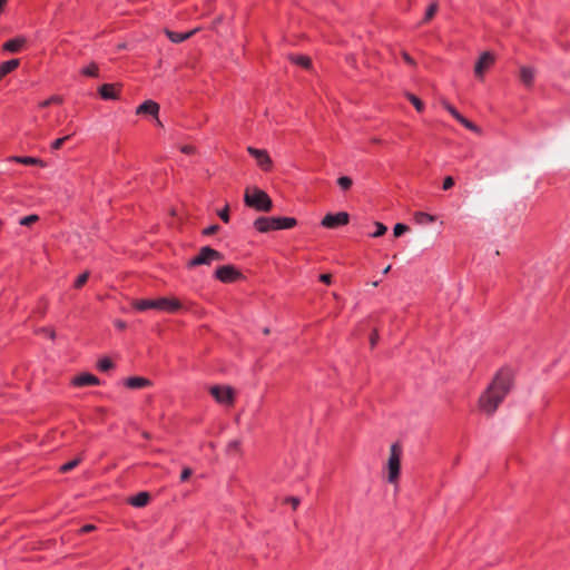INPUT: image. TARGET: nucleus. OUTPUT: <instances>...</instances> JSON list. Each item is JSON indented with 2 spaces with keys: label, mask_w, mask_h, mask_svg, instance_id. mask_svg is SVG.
Wrapping results in <instances>:
<instances>
[{
  "label": "nucleus",
  "mask_w": 570,
  "mask_h": 570,
  "mask_svg": "<svg viewBox=\"0 0 570 570\" xmlns=\"http://www.w3.org/2000/svg\"><path fill=\"white\" fill-rule=\"evenodd\" d=\"M513 386V372L503 367L498 371L488 389L479 399V406L482 412L493 414Z\"/></svg>",
  "instance_id": "1"
},
{
  "label": "nucleus",
  "mask_w": 570,
  "mask_h": 570,
  "mask_svg": "<svg viewBox=\"0 0 570 570\" xmlns=\"http://www.w3.org/2000/svg\"><path fill=\"white\" fill-rule=\"evenodd\" d=\"M297 225L294 217H266L262 216L254 220V227L259 233H268L272 230L291 229Z\"/></svg>",
  "instance_id": "2"
},
{
  "label": "nucleus",
  "mask_w": 570,
  "mask_h": 570,
  "mask_svg": "<svg viewBox=\"0 0 570 570\" xmlns=\"http://www.w3.org/2000/svg\"><path fill=\"white\" fill-rule=\"evenodd\" d=\"M181 307L177 298L160 297L157 299H138L134 303V308L139 312L148 309H158L168 313H174Z\"/></svg>",
  "instance_id": "3"
},
{
  "label": "nucleus",
  "mask_w": 570,
  "mask_h": 570,
  "mask_svg": "<svg viewBox=\"0 0 570 570\" xmlns=\"http://www.w3.org/2000/svg\"><path fill=\"white\" fill-rule=\"evenodd\" d=\"M244 203L248 207L265 213L271 212L273 207V202L267 193L258 188H254L253 190L246 189Z\"/></svg>",
  "instance_id": "4"
},
{
  "label": "nucleus",
  "mask_w": 570,
  "mask_h": 570,
  "mask_svg": "<svg viewBox=\"0 0 570 570\" xmlns=\"http://www.w3.org/2000/svg\"><path fill=\"white\" fill-rule=\"evenodd\" d=\"M223 259L224 255L220 252L209 246H203L198 254L187 262V268H194L199 265H210L215 261Z\"/></svg>",
  "instance_id": "5"
},
{
  "label": "nucleus",
  "mask_w": 570,
  "mask_h": 570,
  "mask_svg": "<svg viewBox=\"0 0 570 570\" xmlns=\"http://www.w3.org/2000/svg\"><path fill=\"white\" fill-rule=\"evenodd\" d=\"M402 446L400 443H393L391 445L390 458L387 462L389 476L387 480L390 483H396L400 476L401 470V458H402Z\"/></svg>",
  "instance_id": "6"
},
{
  "label": "nucleus",
  "mask_w": 570,
  "mask_h": 570,
  "mask_svg": "<svg viewBox=\"0 0 570 570\" xmlns=\"http://www.w3.org/2000/svg\"><path fill=\"white\" fill-rule=\"evenodd\" d=\"M214 276L222 283L230 284L239 281L243 274L234 265H223L216 268Z\"/></svg>",
  "instance_id": "7"
},
{
  "label": "nucleus",
  "mask_w": 570,
  "mask_h": 570,
  "mask_svg": "<svg viewBox=\"0 0 570 570\" xmlns=\"http://www.w3.org/2000/svg\"><path fill=\"white\" fill-rule=\"evenodd\" d=\"M209 392L219 404L232 405L234 403V390L230 386L214 385Z\"/></svg>",
  "instance_id": "8"
},
{
  "label": "nucleus",
  "mask_w": 570,
  "mask_h": 570,
  "mask_svg": "<svg viewBox=\"0 0 570 570\" xmlns=\"http://www.w3.org/2000/svg\"><path fill=\"white\" fill-rule=\"evenodd\" d=\"M348 222L350 215L346 212H338L335 214H326L323 217L321 225L324 228L334 229L347 225Z\"/></svg>",
  "instance_id": "9"
},
{
  "label": "nucleus",
  "mask_w": 570,
  "mask_h": 570,
  "mask_svg": "<svg viewBox=\"0 0 570 570\" xmlns=\"http://www.w3.org/2000/svg\"><path fill=\"white\" fill-rule=\"evenodd\" d=\"M247 151L250 156L256 159L257 165L264 171H269L273 167V161L265 149H257L254 147H248Z\"/></svg>",
  "instance_id": "10"
},
{
  "label": "nucleus",
  "mask_w": 570,
  "mask_h": 570,
  "mask_svg": "<svg viewBox=\"0 0 570 570\" xmlns=\"http://www.w3.org/2000/svg\"><path fill=\"white\" fill-rule=\"evenodd\" d=\"M494 63V57L492 53L485 51L481 53L479 57L475 67H474V73L478 78L482 79L484 71L490 68Z\"/></svg>",
  "instance_id": "11"
},
{
  "label": "nucleus",
  "mask_w": 570,
  "mask_h": 570,
  "mask_svg": "<svg viewBox=\"0 0 570 570\" xmlns=\"http://www.w3.org/2000/svg\"><path fill=\"white\" fill-rule=\"evenodd\" d=\"M99 384H100V380L91 373H81L79 375H76L71 380V385L75 387H83V386L99 385Z\"/></svg>",
  "instance_id": "12"
},
{
  "label": "nucleus",
  "mask_w": 570,
  "mask_h": 570,
  "mask_svg": "<svg viewBox=\"0 0 570 570\" xmlns=\"http://www.w3.org/2000/svg\"><path fill=\"white\" fill-rule=\"evenodd\" d=\"M159 112V105L154 100H146L142 104H140L137 109V115H151L157 116Z\"/></svg>",
  "instance_id": "13"
},
{
  "label": "nucleus",
  "mask_w": 570,
  "mask_h": 570,
  "mask_svg": "<svg viewBox=\"0 0 570 570\" xmlns=\"http://www.w3.org/2000/svg\"><path fill=\"white\" fill-rule=\"evenodd\" d=\"M124 385L127 389L138 390V389H144V387L150 386L151 382L146 377L130 376L124 381Z\"/></svg>",
  "instance_id": "14"
},
{
  "label": "nucleus",
  "mask_w": 570,
  "mask_h": 570,
  "mask_svg": "<svg viewBox=\"0 0 570 570\" xmlns=\"http://www.w3.org/2000/svg\"><path fill=\"white\" fill-rule=\"evenodd\" d=\"M98 92L104 100H115L118 98V90L114 83H104L99 87Z\"/></svg>",
  "instance_id": "15"
},
{
  "label": "nucleus",
  "mask_w": 570,
  "mask_h": 570,
  "mask_svg": "<svg viewBox=\"0 0 570 570\" xmlns=\"http://www.w3.org/2000/svg\"><path fill=\"white\" fill-rule=\"evenodd\" d=\"M150 494L148 492H139L136 495L131 497L128 502L130 505L135 508H144L149 503Z\"/></svg>",
  "instance_id": "16"
},
{
  "label": "nucleus",
  "mask_w": 570,
  "mask_h": 570,
  "mask_svg": "<svg viewBox=\"0 0 570 570\" xmlns=\"http://www.w3.org/2000/svg\"><path fill=\"white\" fill-rule=\"evenodd\" d=\"M26 43V39L24 38H12V39H9L8 41H6L3 43V49L6 51H9V52H12V53H17L21 50V48L23 47V45Z\"/></svg>",
  "instance_id": "17"
},
{
  "label": "nucleus",
  "mask_w": 570,
  "mask_h": 570,
  "mask_svg": "<svg viewBox=\"0 0 570 570\" xmlns=\"http://www.w3.org/2000/svg\"><path fill=\"white\" fill-rule=\"evenodd\" d=\"M20 65L19 59H10L0 63V80L8 73L16 70Z\"/></svg>",
  "instance_id": "18"
},
{
  "label": "nucleus",
  "mask_w": 570,
  "mask_h": 570,
  "mask_svg": "<svg viewBox=\"0 0 570 570\" xmlns=\"http://www.w3.org/2000/svg\"><path fill=\"white\" fill-rule=\"evenodd\" d=\"M520 79L527 87H531L534 80V69L531 67H522L520 69Z\"/></svg>",
  "instance_id": "19"
},
{
  "label": "nucleus",
  "mask_w": 570,
  "mask_h": 570,
  "mask_svg": "<svg viewBox=\"0 0 570 570\" xmlns=\"http://www.w3.org/2000/svg\"><path fill=\"white\" fill-rule=\"evenodd\" d=\"M194 33V31H189V32H176V31H170V30H166V36L168 37V39L174 42V43H180V42H184L185 40H187L191 35Z\"/></svg>",
  "instance_id": "20"
},
{
  "label": "nucleus",
  "mask_w": 570,
  "mask_h": 570,
  "mask_svg": "<svg viewBox=\"0 0 570 570\" xmlns=\"http://www.w3.org/2000/svg\"><path fill=\"white\" fill-rule=\"evenodd\" d=\"M414 220L416 224L428 225V224L434 223L436 220V218H435V216H433L429 213L417 212L414 215Z\"/></svg>",
  "instance_id": "21"
},
{
  "label": "nucleus",
  "mask_w": 570,
  "mask_h": 570,
  "mask_svg": "<svg viewBox=\"0 0 570 570\" xmlns=\"http://www.w3.org/2000/svg\"><path fill=\"white\" fill-rule=\"evenodd\" d=\"M80 73L86 77L97 78L99 76V67L96 62H90L81 68Z\"/></svg>",
  "instance_id": "22"
},
{
  "label": "nucleus",
  "mask_w": 570,
  "mask_h": 570,
  "mask_svg": "<svg viewBox=\"0 0 570 570\" xmlns=\"http://www.w3.org/2000/svg\"><path fill=\"white\" fill-rule=\"evenodd\" d=\"M291 59L295 65L301 66L306 69L309 68V66L312 63L309 57L303 56V55L293 56Z\"/></svg>",
  "instance_id": "23"
},
{
  "label": "nucleus",
  "mask_w": 570,
  "mask_h": 570,
  "mask_svg": "<svg viewBox=\"0 0 570 570\" xmlns=\"http://www.w3.org/2000/svg\"><path fill=\"white\" fill-rule=\"evenodd\" d=\"M406 98L414 106L416 111L422 112L424 110V104L417 96H415L414 94L407 92Z\"/></svg>",
  "instance_id": "24"
},
{
  "label": "nucleus",
  "mask_w": 570,
  "mask_h": 570,
  "mask_svg": "<svg viewBox=\"0 0 570 570\" xmlns=\"http://www.w3.org/2000/svg\"><path fill=\"white\" fill-rule=\"evenodd\" d=\"M14 160L22 165H37L41 163L40 159L30 156H17Z\"/></svg>",
  "instance_id": "25"
},
{
  "label": "nucleus",
  "mask_w": 570,
  "mask_h": 570,
  "mask_svg": "<svg viewBox=\"0 0 570 570\" xmlns=\"http://www.w3.org/2000/svg\"><path fill=\"white\" fill-rule=\"evenodd\" d=\"M80 462H81L80 458L73 459V460H71L69 462L63 463L60 466L59 471L62 472V473H67V472H69L71 470H73Z\"/></svg>",
  "instance_id": "26"
},
{
  "label": "nucleus",
  "mask_w": 570,
  "mask_h": 570,
  "mask_svg": "<svg viewBox=\"0 0 570 570\" xmlns=\"http://www.w3.org/2000/svg\"><path fill=\"white\" fill-rule=\"evenodd\" d=\"M71 136H72V135H66V136H63V137H60V138L55 139V140L51 142V145H50L51 150H52V151L59 150V149L62 147V145H63L67 140H69V139L71 138Z\"/></svg>",
  "instance_id": "27"
},
{
  "label": "nucleus",
  "mask_w": 570,
  "mask_h": 570,
  "mask_svg": "<svg viewBox=\"0 0 570 570\" xmlns=\"http://www.w3.org/2000/svg\"><path fill=\"white\" fill-rule=\"evenodd\" d=\"M436 11H438V3L436 2H432L431 4H429V7L426 8V11H425L423 21L424 22L430 21L434 17Z\"/></svg>",
  "instance_id": "28"
},
{
  "label": "nucleus",
  "mask_w": 570,
  "mask_h": 570,
  "mask_svg": "<svg viewBox=\"0 0 570 570\" xmlns=\"http://www.w3.org/2000/svg\"><path fill=\"white\" fill-rule=\"evenodd\" d=\"M337 185L340 186V188L342 190L345 191V190H348L352 187L353 180L350 177H347V176H342V177H340L337 179Z\"/></svg>",
  "instance_id": "29"
},
{
  "label": "nucleus",
  "mask_w": 570,
  "mask_h": 570,
  "mask_svg": "<svg viewBox=\"0 0 570 570\" xmlns=\"http://www.w3.org/2000/svg\"><path fill=\"white\" fill-rule=\"evenodd\" d=\"M459 122L471 131H474V132L480 131L479 127L475 124H473L471 120L465 118L464 116L460 117Z\"/></svg>",
  "instance_id": "30"
},
{
  "label": "nucleus",
  "mask_w": 570,
  "mask_h": 570,
  "mask_svg": "<svg viewBox=\"0 0 570 570\" xmlns=\"http://www.w3.org/2000/svg\"><path fill=\"white\" fill-rule=\"evenodd\" d=\"M374 227H375V230L371 234L372 237H381L387 230L386 226L380 222H376L374 224Z\"/></svg>",
  "instance_id": "31"
},
{
  "label": "nucleus",
  "mask_w": 570,
  "mask_h": 570,
  "mask_svg": "<svg viewBox=\"0 0 570 570\" xmlns=\"http://www.w3.org/2000/svg\"><path fill=\"white\" fill-rule=\"evenodd\" d=\"M88 278H89V272H83L82 274H80V275L76 278V281H75V283H73V287H75V288H77V289H78V288H81V287L86 284V282L88 281Z\"/></svg>",
  "instance_id": "32"
},
{
  "label": "nucleus",
  "mask_w": 570,
  "mask_h": 570,
  "mask_svg": "<svg viewBox=\"0 0 570 570\" xmlns=\"http://www.w3.org/2000/svg\"><path fill=\"white\" fill-rule=\"evenodd\" d=\"M112 366H114V364H112L111 360L108 357H104V358L99 360V362L97 364V367L102 372H106V371L112 368Z\"/></svg>",
  "instance_id": "33"
},
{
  "label": "nucleus",
  "mask_w": 570,
  "mask_h": 570,
  "mask_svg": "<svg viewBox=\"0 0 570 570\" xmlns=\"http://www.w3.org/2000/svg\"><path fill=\"white\" fill-rule=\"evenodd\" d=\"M443 107L445 110H448L458 121L460 120V117L462 115L449 102L444 101Z\"/></svg>",
  "instance_id": "34"
},
{
  "label": "nucleus",
  "mask_w": 570,
  "mask_h": 570,
  "mask_svg": "<svg viewBox=\"0 0 570 570\" xmlns=\"http://www.w3.org/2000/svg\"><path fill=\"white\" fill-rule=\"evenodd\" d=\"M409 227L404 224L397 223L393 228V234L395 237L402 236L405 232H407Z\"/></svg>",
  "instance_id": "35"
},
{
  "label": "nucleus",
  "mask_w": 570,
  "mask_h": 570,
  "mask_svg": "<svg viewBox=\"0 0 570 570\" xmlns=\"http://www.w3.org/2000/svg\"><path fill=\"white\" fill-rule=\"evenodd\" d=\"M38 219H39V217L37 215H29V216L22 217L20 219L19 224L22 226H29L32 223H36Z\"/></svg>",
  "instance_id": "36"
},
{
  "label": "nucleus",
  "mask_w": 570,
  "mask_h": 570,
  "mask_svg": "<svg viewBox=\"0 0 570 570\" xmlns=\"http://www.w3.org/2000/svg\"><path fill=\"white\" fill-rule=\"evenodd\" d=\"M217 215L219 216V218L224 222V223H228L229 222V206L226 205L224 208H222Z\"/></svg>",
  "instance_id": "37"
},
{
  "label": "nucleus",
  "mask_w": 570,
  "mask_h": 570,
  "mask_svg": "<svg viewBox=\"0 0 570 570\" xmlns=\"http://www.w3.org/2000/svg\"><path fill=\"white\" fill-rule=\"evenodd\" d=\"M62 102V98L59 97V96H52L50 98H48L47 100H45L42 104H41V107H48L52 104H61Z\"/></svg>",
  "instance_id": "38"
},
{
  "label": "nucleus",
  "mask_w": 570,
  "mask_h": 570,
  "mask_svg": "<svg viewBox=\"0 0 570 570\" xmlns=\"http://www.w3.org/2000/svg\"><path fill=\"white\" fill-rule=\"evenodd\" d=\"M219 229V226L218 225H210L206 228L203 229V235L204 236H212L214 235L215 233H217Z\"/></svg>",
  "instance_id": "39"
},
{
  "label": "nucleus",
  "mask_w": 570,
  "mask_h": 570,
  "mask_svg": "<svg viewBox=\"0 0 570 570\" xmlns=\"http://www.w3.org/2000/svg\"><path fill=\"white\" fill-rule=\"evenodd\" d=\"M454 186V179L451 176H446L443 180L442 189L448 190Z\"/></svg>",
  "instance_id": "40"
},
{
  "label": "nucleus",
  "mask_w": 570,
  "mask_h": 570,
  "mask_svg": "<svg viewBox=\"0 0 570 570\" xmlns=\"http://www.w3.org/2000/svg\"><path fill=\"white\" fill-rule=\"evenodd\" d=\"M285 502L289 503L292 505V508L295 510L299 505L301 500L296 497H287L285 499Z\"/></svg>",
  "instance_id": "41"
},
{
  "label": "nucleus",
  "mask_w": 570,
  "mask_h": 570,
  "mask_svg": "<svg viewBox=\"0 0 570 570\" xmlns=\"http://www.w3.org/2000/svg\"><path fill=\"white\" fill-rule=\"evenodd\" d=\"M191 473H193L191 469H189V468L183 469V471L180 473V481L181 482L187 481L190 478Z\"/></svg>",
  "instance_id": "42"
},
{
  "label": "nucleus",
  "mask_w": 570,
  "mask_h": 570,
  "mask_svg": "<svg viewBox=\"0 0 570 570\" xmlns=\"http://www.w3.org/2000/svg\"><path fill=\"white\" fill-rule=\"evenodd\" d=\"M196 148L193 145H184L180 147V151L187 155H193Z\"/></svg>",
  "instance_id": "43"
},
{
  "label": "nucleus",
  "mask_w": 570,
  "mask_h": 570,
  "mask_svg": "<svg viewBox=\"0 0 570 570\" xmlns=\"http://www.w3.org/2000/svg\"><path fill=\"white\" fill-rule=\"evenodd\" d=\"M402 58L407 65L415 66L414 59L406 51L402 52Z\"/></svg>",
  "instance_id": "44"
},
{
  "label": "nucleus",
  "mask_w": 570,
  "mask_h": 570,
  "mask_svg": "<svg viewBox=\"0 0 570 570\" xmlns=\"http://www.w3.org/2000/svg\"><path fill=\"white\" fill-rule=\"evenodd\" d=\"M377 341H379V333L376 330H374L372 333H371V336H370V343H371V346L374 347L376 344H377Z\"/></svg>",
  "instance_id": "45"
},
{
  "label": "nucleus",
  "mask_w": 570,
  "mask_h": 570,
  "mask_svg": "<svg viewBox=\"0 0 570 570\" xmlns=\"http://www.w3.org/2000/svg\"><path fill=\"white\" fill-rule=\"evenodd\" d=\"M320 282H322L326 285H330L332 283V275L331 274H321Z\"/></svg>",
  "instance_id": "46"
},
{
  "label": "nucleus",
  "mask_w": 570,
  "mask_h": 570,
  "mask_svg": "<svg viewBox=\"0 0 570 570\" xmlns=\"http://www.w3.org/2000/svg\"><path fill=\"white\" fill-rule=\"evenodd\" d=\"M92 530H95L94 524H85L80 528L81 533H88V532H91Z\"/></svg>",
  "instance_id": "47"
},
{
  "label": "nucleus",
  "mask_w": 570,
  "mask_h": 570,
  "mask_svg": "<svg viewBox=\"0 0 570 570\" xmlns=\"http://www.w3.org/2000/svg\"><path fill=\"white\" fill-rule=\"evenodd\" d=\"M115 325L119 330H124L126 327V323L124 321H120V320L116 321Z\"/></svg>",
  "instance_id": "48"
},
{
  "label": "nucleus",
  "mask_w": 570,
  "mask_h": 570,
  "mask_svg": "<svg viewBox=\"0 0 570 570\" xmlns=\"http://www.w3.org/2000/svg\"><path fill=\"white\" fill-rule=\"evenodd\" d=\"M8 0H0V13L3 11Z\"/></svg>",
  "instance_id": "49"
},
{
  "label": "nucleus",
  "mask_w": 570,
  "mask_h": 570,
  "mask_svg": "<svg viewBox=\"0 0 570 570\" xmlns=\"http://www.w3.org/2000/svg\"><path fill=\"white\" fill-rule=\"evenodd\" d=\"M390 269H391V266L389 265V266L383 271V273H384V274H387V273L390 272Z\"/></svg>",
  "instance_id": "50"
}]
</instances>
